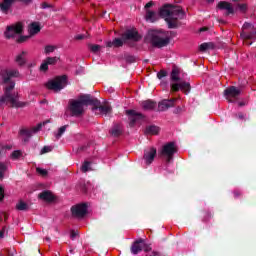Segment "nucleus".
I'll use <instances>...</instances> for the list:
<instances>
[{"instance_id":"nucleus-1","label":"nucleus","mask_w":256,"mask_h":256,"mask_svg":"<svg viewBox=\"0 0 256 256\" xmlns=\"http://www.w3.org/2000/svg\"><path fill=\"white\" fill-rule=\"evenodd\" d=\"M17 77H20V74L19 70L16 69H4L0 72L1 83L4 85V95L0 96V107H3V105L27 107V102L19 101V96L13 92V89H15L13 79Z\"/></svg>"},{"instance_id":"nucleus-2","label":"nucleus","mask_w":256,"mask_h":256,"mask_svg":"<svg viewBox=\"0 0 256 256\" xmlns=\"http://www.w3.org/2000/svg\"><path fill=\"white\" fill-rule=\"evenodd\" d=\"M160 17L166 21L169 29H175L177 20L185 18V12L180 6L166 4L160 9Z\"/></svg>"},{"instance_id":"nucleus-3","label":"nucleus","mask_w":256,"mask_h":256,"mask_svg":"<svg viewBox=\"0 0 256 256\" xmlns=\"http://www.w3.org/2000/svg\"><path fill=\"white\" fill-rule=\"evenodd\" d=\"M99 100L97 98L91 97V95H82L78 100H71L69 102V111L72 117H81L85 113V107L88 105H93L95 109L99 107Z\"/></svg>"},{"instance_id":"nucleus-4","label":"nucleus","mask_w":256,"mask_h":256,"mask_svg":"<svg viewBox=\"0 0 256 256\" xmlns=\"http://www.w3.org/2000/svg\"><path fill=\"white\" fill-rule=\"evenodd\" d=\"M186 78H187V73L183 72L181 68L174 66L170 74L171 81L175 82L171 84L172 91L180 90V91H185L186 93H189V91L191 90V84L185 81Z\"/></svg>"},{"instance_id":"nucleus-5","label":"nucleus","mask_w":256,"mask_h":256,"mask_svg":"<svg viewBox=\"0 0 256 256\" xmlns=\"http://www.w3.org/2000/svg\"><path fill=\"white\" fill-rule=\"evenodd\" d=\"M147 39L153 47H167V44L171 41V32L152 30L148 32Z\"/></svg>"},{"instance_id":"nucleus-6","label":"nucleus","mask_w":256,"mask_h":256,"mask_svg":"<svg viewBox=\"0 0 256 256\" xmlns=\"http://www.w3.org/2000/svg\"><path fill=\"white\" fill-rule=\"evenodd\" d=\"M46 87L56 93L61 91V89H65V87H67V76H57L56 78L48 81Z\"/></svg>"},{"instance_id":"nucleus-7","label":"nucleus","mask_w":256,"mask_h":256,"mask_svg":"<svg viewBox=\"0 0 256 256\" xmlns=\"http://www.w3.org/2000/svg\"><path fill=\"white\" fill-rule=\"evenodd\" d=\"M177 153V146L174 142H169L165 144L160 150V157L166 160V163H171L173 161V156Z\"/></svg>"},{"instance_id":"nucleus-8","label":"nucleus","mask_w":256,"mask_h":256,"mask_svg":"<svg viewBox=\"0 0 256 256\" xmlns=\"http://www.w3.org/2000/svg\"><path fill=\"white\" fill-rule=\"evenodd\" d=\"M241 96V88L230 86L224 90V97L228 100V103H237Z\"/></svg>"},{"instance_id":"nucleus-9","label":"nucleus","mask_w":256,"mask_h":256,"mask_svg":"<svg viewBox=\"0 0 256 256\" xmlns=\"http://www.w3.org/2000/svg\"><path fill=\"white\" fill-rule=\"evenodd\" d=\"M157 157V149L154 147H149L144 150L143 161L145 165L149 166L155 161Z\"/></svg>"},{"instance_id":"nucleus-10","label":"nucleus","mask_w":256,"mask_h":256,"mask_svg":"<svg viewBox=\"0 0 256 256\" xmlns=\"http://www.w3.org/2000/svg\"><path fill=\"white\" fill-rule=\"evenodd\" d=\"M73 217L77 219H83L87 215V205L77 204L71 208Z\"/></svg>"},{"instance_id":"nucleus-11","label":"nucleus","mask_w":256,"mask_h":256,"mask_svg":"<svg viewBox=\"0 0 256 256\" xmlns=\"http://www.w3.org/2000/svg\"><path fill=\"white\" fill-rule=\"evenodd\" d=\"M22 31H23V25L21 23H18L14 26H8L5 32V37L7 39H12V37H15L16 35H20Z\"/></svg>"},{"instance_id":"nucleus-12","label":"nucleus","mask_w":256,"mask_h":256,"mask_svg":"<svg viewBox=\"0 0 256 256\" xmlns=\"http://www.w3.org/2000/svg\"><path fill=\"white\" fill-rule=\"evenodd\" d=\"M241 39H243L246 43V45H253V42L256 41V31L252 30L249 32L247 31H242L241 34Z\"/></svg>"},{"instance_id":"nucleus-13","label":"nucleus","mask_w":256,"mask_h":256,"mask_svg":"<svg viewBox=\"0 0 256 256\" xmlns=\"http://www.w3.org/2000/svg\"><path fill=\"white\" fill-rule=\"evenodd\" d=\"M175 101H177V99L162 100L158 104V111H167V109H171V107L175 106Z\"/></svg>"},{"instance_id":"nucleus-14","label":"nucleus","mask_w":256,"mask_h":256,"mask_svg":"<svg viewBox=\"0 0 256 256\" xmlns=\"http://www.w3.org/2000/svg\"><path fill=\"white\" fill-rule=\"evenodd\" d=\"M217 7L221 11H226V15H233V13H235V9H233V5H231V3L229 2H225V1L219 2Z\"/></svg>"},{"instance_id":"nucleus-15","label":"nucleus","mask_w":256,"mask_h":256,"mask_svg":"<svg viewBox=\"0 0 256 256\" xmlns=\"http://www.w3.org/2000/svg\"><path fill=\"white\" fill-rule=\"evenodd\" d=\"M126 114L129 117L130 125H135L139 119H143V114L137 113L135 110H127Z\"/></svg>"},{"instance_id":"nucleus-16","label":"nucleus","mask_w":256,"mask_h":256,"mask_svg":"<svg viewBox=\"0 0 256 256\" xmlns=\"http://www.w3.org/2000/svg\"><path fill=\"white\" fill-rule=\"evenodd\" d=\"M59 61L58 57H48L40 65V71H47L49 65H55Z\"/></svg>"},{"instance_id":"nucleus-17","label":"nucleus","mask_w":256,"mask_h":256,"mask_svg":"<svg viewBox=\"0 0 256 256\" xmlns=\"http://www.w3.org/2000/svg\"><path fill=\"white\" fill-rule=\"evenodd\" d=\"M41 127L42 125L41 124H38L36 127L32 128V129H27V128H22L20 130V135L22 137H31V135H33V133H37V131H40L41 130Z\"/></svg>"},{"instance_id":"nucleus-18","label":"nucleus","mask_w":256,"mask_h":256,"mask_svg":"<svg viewBox=\"0 0 256 256\" xmlns=\"http://www.w3.org/2000/svg\"><path fill=\"white\" fill-rule=\"evenodd\" d=\"M123 39H128L130 41H139L141 37L139 36V33L136 32V30H127L123 35Z\"/></svg>"},{"instance_id":"nucleus-19","label":"nucleus","mask_w":256,"mask_h":256,"mask_svg":"<svg viewBox=\"0 0 256 256\" xmlns=\"http://www.w3.org/2000/svg\"><path fill=\"white\" fill-rule=\"evenodd\" d=\"M141 251H143V239L135 241L131 246V253L133 255H137L138 253H141Z\"/></svg>"},{"instance_id":"nucleus-20","label":"nucleus","mask_w":256,"mask_h":256,"mask_svg":"<svg viewBox=\"0 0 256 256\" xmlns=\"http://www.w3.org/2000/svg\"><path fill=\"white\" fill-rule=\"evenodd\" d=\"M17 0H2V2L0 3V9L2 11V13H9V9H11V6L13 5V3H16Z\"/></svg>"},{"instance_id":"nucleus-21","label":"nucleus","mask_w":256,"mask_h":256,"mask_svg":"<svg viewBox=\"0 0 256 256\" xmlns=\"http://www.w3.org/2000/svg\"><path fill=\"white\" fill-rule=\"evenodd\" d=\"M15 62L20 67H22V65H25V63H27V51H22L21 53H19L15 58Z\"/></svg>"},{"instance_id":"nucleus-22","label":"nucleus","mask_w":256,"mask_h":256,"mask_svg":"<svg viewBox=\"0 0 256 256\" xmlns=\"http://www.w3.org/2000/svg\"><path fill=\"white\" fill-rule=\"evenodd\" d=\"M28 31L30 35H37V33L41 31V26H39V23L33 22L32 24L29 25Z\"/></svg>"},{"instance_id":"nucleus-23","label":"nucleus","mask_w":256,"mask_h":256,"mask_svg":"<svg viewBox=\"0 0 256 256\" xmlns=\"http://www.w3.org/2000/svg\"><path fill=\"white\" fill-rule=\"evenodd\" d=\"M142 107L145 111H151L157 107V103L153 102L152 100H146L142 102Z\"/></svg>"},{"instance_id":"nucleus-24","label":"nucleus","mask_w":256,"mask_h":256,"mask_svg":"<svg viewBox=\"0 0 256 256\" xmlns=\"http://www.w3.org/2000/svg\"><path fill=\"white\" fill-rule=\"evenodd\" d=\"M39 199H42V201L50 202V201H53L55 197L53 196V193H51L50 191H44L39 194Z\"/></svg>"},{"instance_id":"nucleus-25","label":"nucleus","mask_w":256,"mask_h":256,"mask_svg":"<svg viewBox=\"0 0 256 256\" xmlns=\"http://www.w3.org/2000/svg\"><path fill=\"white\" fill-rule=\"evenodd\" d=\"M123 132V129L121 128V125L116 124L113 126L112 130L110 131L111 135H113V137H119V135H121V133Z\"/></svg>"},{"instance_id":"nucleus-26","label":"nucleus","mask_w":256,"mask_h":256,"mask_svg":"<svg viewBox=\"0 0 256 256\" xmlns=\"http://www.w3.org/2000/svg\"><path fill=\"white\" fill-rule=\"evenodd\" d=\"M16 209L18 211H29V204L25 203L23 200H20L17 204H16Z\"/></svg>"},{"instance_id":"nucleus-27","label":"nucleus","mask_w":256,"mask_h":256,"mask_svg":"<svg viewBox=\"0 0 256 256\" xmlns=\"http://www.w3.org/2000/svg\"><path fill=\"white\" fill-rule=\"evenodd\" d=\"M99 111H100V113H102V115H111L112 109L109 104H105V105L99 107Z\"/></svg>"},{"instance_id":"nucleus-28","label":"nucleus","mask_w":256,"mask_h":256,"mask_svg":"<svg viewBox=\"0 0 256 256\" xmlns=\"http://www.w3.org/2000/svg\"><path fill=\"white\" fill-rule=\"evenodd\" d=\"M146 21H150V23H154V21H157V13L153 11H147L146 12Z\"/></svg>"},{"instance_id":"nucleus-29","label":"nucleus","mask_w":256,"mask_h":256,"mask_svg":"<svg viewBox=\"0 0 256 256\" xmlns=\"http://www.w3.org/2000/svg\"><path fill=\"white\" fill-rule=\"evenodd\" d=\"M215 44L213 42H208V43H202L199 47L200 51L205 52L209 51V49H214Z\"/></svg>"},{"instance_id":"nucleus-30","label":"nucleus","mask_w":256,"mask_h":256,"mask_svg":"<svg viewBox=\"0 0 256 256\" xmlns=\"http://www.w3.org/2000/svg\"><path fill=\"white\" fill-rule=\"evenodd\" d=\"M108 47H122L123 45V40L121 38H116L112 42H109Z\"/></svg>"},{"instance_id":"nucleus-31","label":"nucleus","mask_w":256,"mask_h":256,"mask_svg":"<svg viewBox=\"0 0 256 256\" xmlns=\"http://www.w3.org/2000/svg\"><path fill=\"white\" fill-rule=\"evenodd\" d=\"M146 133H149V135H157L159 133V127L149 126L146 128Z\"/></svg>"},{"instance_id":"nucleus-32","label":"nucleus","mask_w":256,"mask_h":256,"mask_svg":"<svg viewBox=\"0 0 256 256\" xmlns=\"http://www.w3.org/2000/svg\"><path fill=\"white\" fill-rule=\"evenodd\" d=\"M67 127H68L67 125H64L58 129V132L55 133L56 139H61V137L63 136V133L67 131Z\"/></svg>"},{"instance_id":"nucleus-33","label":"nucleus","mask_w":256,"mask_h":256,"mask_svg":"<svg viewBox=\"0 0 256 256\" xmlns=\"http://www.w3.org/2000/svg\"><path fill=\"white\" fill-rule=\"evenodd\" d=\"M242 31H246L247 33H248V31H255V27L253 26V24L246 22L242 26Z\"/></svg>"},{"instance_id":"nucleus-34","label":"nucleus","mask_w":256,"mask_h":256,"mask_svg":"<svg viewBox=\"0 0 256 256\" xmlns=\"http://www.w3.org/2000/svg\"><path fill=\"white\" fill-rule=\"evenodd\" d=\"M55 49H57V46L47 45L44 48V53H45V55H49L50 53L55 52Z\"/></svg>"},{"instance_id":"nucleus-35","label":"nucleus","mask_w":256,"mask_h":256,"mask_svg":"<svg viewBox=\"0 0 256 256\" xmlns=\"http://www.w3.org/2000/svg\"><path fill=\"white\" fill-rule=\"evenodd\" d=\"M22 155L23 153L21 152V150H15L11 154V159H14V160L19 159Z\"/></svg>"},{"instance_id":"nucleus-36","label":"nucleus","mask_w":256,"mask_h":256,"mask_svg":"<svg viewBox=\"0 0 256 256\" xmlns=\"http://www.w3.org/2000/svg\"><path fill=\"white\" fill-rule=\"evenodd\" d=\"M90 165H91L90 162H87V161L84 162V164H83L82 167H81V171H82L83 173H87V171H91Z\"/></svg>"},{"instance_id":"nucleus-37","label":"nucleus","mask_w":256,"mask_h":256,"mask_svg":"<svg viewBox=\"0 0 256 256\" xmlns=\"http://www.w3.org/2000/svg\"><path fill=\"white\" fill-rule=\"evenodd\" d=\"M92 53H98V51H101V46L97 44H92L89 46Z\"/></svg>"},{"instance_id":"nucleus-38","label":"nucleus","mask_w":256,"mask_h":256,"mask_svg":"<svg viewBox=\"0 0 256 256\" xmlns=\"http://www.w3.org/2000/svg\"><path fill=\"white\" fill-rule=\"evenodd\" d=\"M53 151V148L51 146H44L41 149L40 155H45V153H51Z\"/></svg>"},{"instance_id":"nucleus-39","label":"nucleus","mask_w":256,"mask_h":256,"mask_svg":"<svg viewBox=\"0 0 256 256\" xmlns=\"http://www.w3.org/2000/svg\"><path fill=\"white\" fill-rule=\"evenodd\" d=\"M37 174L41 175L42 177H47L48 172L46 169L43 168H36Z\"/></svg>"},{"instance_id":"nucleus-40","label":"nucleus","mask_w":256,"mask_h":256,"mask_svg":"<svg viewBox=\"0 0 256 256\" xmlns=\"http://www.w3.org/2000/svg\"><path fill=\"white\" fill-rule=\"evenodd\" d=\"M6 169L7 167L5 166V164L0 165V179H3Z\"/></svg>"},{"instance_id":"nucleus-41","label":"nucleus","mask_w":256,"mask_h":256,"mask_svg":"<svg viewBox=\"0 0 256 256\" xmlns=\"http://www.w3.org/2000/svg\"><path fill=\"white\" fill-rule=\"evenodd\" d=\"M238 9L242 12L245 13L247 11V4H239Z\"/></svg>"},{"instance_id":"nucleus-42","label":"nucleus","mask_w":256,"mask_h":256,"mask_svg":"<svg viewBox=\"0 0 256 256\" xmlns=\"http://www.w3.org/2000/svg\"><path fill=\"white\" fill-rule=\"evenodd\" d=\"M157 77H158V79H163V77H167V72L162 70V71L158 72Z\"/></svg>"},{"instance_id":"nucleus-43","label":"nucleus","mask_w":256,"mask_h":256,"mask_svg":"<svg viewBox=\"0 0 256 256\" xmlns=\"http://www.w3.org/2000/svg\"><path fill=\"white\" fill-rule=\"evenodd\" d=\"M142 247H143L142 248L143 251H146V252L147 251H151V246H149V245H147V244H145L143 242H142Z\"/></svg>"},{"instance_id":"nucleus-44","label":"nucleus","mask_w":256,"mask_h":256,"mask_svg":"<svg viewBox=\"0 0 256 256\" xmlns=\"http://www.w3.org/2000/svg\"><path fill=\"white\" fill-rule=\"evenodd\" d=\"M5 197V191L3 190V187L0 186V201H3Z\"/></svg>"},{"instance_id":"nucleus-45","label":"nucleus","mask_w":256,"mask_h":256,"mask_svg":"<svg viewBox=\"0 0 256 256\" xmlns=\"http://www.w3.org/2000/svg\"><path fill=\"white\" fill-rule=\"evenodd\" d=\"M75 39H77L78 41H81V39H85V35H81V34L76 35Z\"/></svg>"},{"instance_id":"nucleus-46","label":"nucleus","mask_w":256,"mask_h":256,"mask_svg":"<svg viewBox=\"0 0 256 256\" xmlns=\"http://www.w3.org/2000/svg\"><path fill=\"white\" fill-rule=\"evenodd\" d=\"M236 118L243 120V119H245V116L243 115V113H239L236 115Z\"/></svg>"},{"instance_id":"nucleus-47","label":"nucleus","mask_w":256,"mask_h":256,"mask_svg":"<svg viewBox=\"0 0 256 256\" xmlns=\"http://www.w3.org/2000/svg\"><path fill=\"white\" fill-rule=\"evenodd\" d=\"M3 237H5V228H3V229L0 231V239H3Z\"/></svg>"},{"instance_id":"nucleus-48","label":"nucleus","mask_w":256,"mask_h":256,"mask_svg":"<svg viewBox=\"0 0 256 256\" xmlns=\"http://www.w3.org/2000/svg\"><path fill=\"white\" fill-rule=\"evenodd\" d=\"M153 3L151 2H148L146 5H145V9H149V7H152Z\"/></svg>"},{"instance_id":"nucleus-49","label":"nucleus","mask_w":256,"mask_h":256,"mask_svg":"<svg viewBox=\"0 0 256 256\" xmlns=\"http://www.w3.org/2000/svg\"><path fill=\"white\" fill-rule=\"evenodd\" d=\"M77 237V234L75 232H71V239H75Z\"/></svg>"},{"instance_id":"nucleus-50","label":"nucleus","mask_w":256,"mask_h":256,"mask_svg":"<svg viewBox=\"0 0 256 256\" xmlns=\"http://www.w3.org/2000/svg\"><path fill=\"white\" fill-rule=\"evenodd\" d=\"M16 1H22L23 3H29L31 0H16Z\"/></svg>"},{"instance_id":"nucleus-51","label":"nucleus","mask_w":256,"mask_h":256,"mask_svg":"<svg viewBox=\"0 0 256 256\" xmlns=\"http://www.w3.org/2000/svg\"><path fill=\"white\" fill-rule=\"evenodd\" d=\"M238 105H239V107H243V105H245V103L239 102Z\"/></svg>"},{"instance_id":"nucleus-52","label":"nucleus","mask_w":256,"mask_h":256,"mask_svg":"<svg viewBox=\"0 0 256 256\" xmlns=\"http://www.w3.org/2000/svg\"><path fill=\"white\" fill-rule=\"evenodd\" d=\"M235 197H239V192H234Z\"/></svg>"},{"instance_id":"nucleus-53","label":"nucleus","mask_w":256,"mask_h":256,"mask_svg":"<svg viewBox=\"0 0 256 256\" xmlns=\"http://www.w3.org/2000/svg\"><path fill=\"white\" fill-rule=\"evenodd\" d=\"M42 8L43 9H47V5L46 4H42Z\"/></svg>"},{"instance_id":"nucleus-54","label":"nucleus","mask_w":256,"mask_h":256,"mask_svg":"<svg viewBox=\"0 0 256 256\" xmlns=\"http://www.w3.org/2000/svg\"><path fill=\"white\" fill-rule=\"evenodd\" d=\"M208 1V3H213V1H215V0H207Z\"/></svg>"},{"instance_id":"nucleus-55","label":"nucleus","mask_w":256,"mask_h":256,"mask_svg":"<svg viewBox=\"0 0 256 256\" xmlns=\"http://www.w3.org/2000/svg\"><path fill=\"white\" fill-rule=\"evenodd\" d=\"M5 149H11V147L10 146H5Z\"/></svg>"},{"instance_id":"nucleus-56","label":"nucleus","mask_w":256,"mask_h":256,"mask_svg":"<svg viewBox=\"0 0 256 256\" xmlns=\"http://www.w3.org/2000/svg\"><path fill=\"white\" fill-rule=\"evenodd\" d=\"M200 31H205V28L200 29Z\"/></svg>"}]
</instances>
